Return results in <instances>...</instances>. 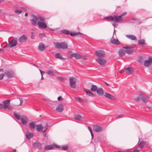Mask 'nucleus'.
<instances>
[{
    "mask_svg": "<svg viewBox=\"0 0 152 152\" xmlns=\"http://www.w3.org/2000/svg\"><path fill=\"white\" fill-rule=\"evenodd\" d=\"M10 100H6L3 102L2 104H0V109H4L5 110H12L13 108L10 105Z\"/></svg>",
    "mask_w": 152,
    "mask_h": 152,
    "instance_id": "nucleus-1",
    "label": "nucleus"
},
{
    "mask_svg": "<svg viewBox=\"0 0 152 152\" xmlns=\"http://www.w3.org/2000/svg\"><path fill=\"white\" fill-rule=\"evenodd\" d=\"M32 19L31 20V23L33 26H36L37 23L36 20L38 21L39 20L42 22L45 21V19L44 18L40 16H36L34 15H32Z\"/></svg>",
    "mask_w": 152,
    "mask_h": 152,
    "instance_id": "nucleus-2",
    "label": "nucleus"
},
{
    "mask_svg": "<svg viewBox=\"0 0 152 152\" xmlns=\"http://www.w3.org/2000/svg\"><path fill=\"white\" fill-rule=\"evenodd\" d=\"M148 96L144 94H141L139 95V97L134 99V100L137 102H139L140 99L143 102H147Z\"/></svg>",
    "mask_w": 152,
    "mask_h": 152,
    "instance_id": "nucleus-3",
    "label": "nucleus"
},
{
    "mask_svg": "<svg viewBox=\"0 0 152 152\" xmlns=\"http://www.w3.org/2000/svg\"><path fill=\"white\" fill-rule=\"evenodd\" d=\"M4 74L8 78H12L14 75L13 71L10 69H7L5 70Z\"/></svg>",
    "mask_w": 152,
    "mask_h": 152,
    "instance_id": "nucleus-4",
    "label": "nucleus"
},
{
    "mask_svg": "<svg viewBox=\"0 0 152 152\" xmlns=\"http://www.w3.org/2000/svg\"><path fill=\"white\" fill-rule=\"evenodd\" d=\"M23 103V100L22 98H17L14 102L13 105L15 106H21Z\"/></svg>",
    "mask_w": 152,
    "mask_h": 152,
    "instance_id": "nucleus-5",
    "label": "nucleus"
},
{
    "mask_svg": "<svg viewBox=\"0 0 152 152\" xmlns=\"http://www.w3.org/2000/svg\"><path fill=\"white\" fill-rule=\"evenodd\" d=\"M69 86L70 87L72 88H74L76 86V79L72 77H70L69 78Z\"/></svg>",
    "mask_w": 152,
    "mask_h": 152,
    "instance_id": "nucleus-6",
    "label": "nucleus"
},
{
    "mask_svg": "<svg viewBox=\"0 0 152 152\" xmlns=\"http://www.w3.org/2000/svg\"><path fill=\"white\" fill-rule=\"evenodd\" d=\"M48 128V126H45L44 130H43V127L41 124L37 125L36 126V129L37 131L39 132H45Z\"/></svg>",
    "mask_w": 152,
    "mask_h": 152,
    "instance_id": "nucleus-7",
    "label": "nucleus"
},
{
    "mask_svg": "<svg viewBox=\"0 0 152 152\" xmlns=\"http://www.w3.org/2000/svg\"><path fill=\"white\" fill-rule=\"evenodd\" d=\"M95 55L97 57H103L105 56V53L102 50H99L96 51L95 53Z\"/></svg>",
    "mask_w": 152,
    "mask_h": 152,
    "instance_id": "nucleus-8",
    "label": "nucleus"
},
{
    "mask_svg": "<svg viewBox=\"0 0 152 152\" xmlns=\"http://www.w3.org/2000/svg\"><path fill=\"white\" fill-rule=\"evenodd\" d=\"M93 130L95 132H99L102 131L103 129V127L97 125H94L93 126Z\"/></svg>",
    "mask_w": 152,
    "mask_h": 152,
    "instance_id": "nucleus-9",
    "label": "nucleus"
},
{
    "mask_svg": "<svg viewBox=\"0 0 152 152\" xmlns=\"http://www.w3.org/2000/svg\"><path fill=\"white\" fill-rule=\"evenodd\" d=\"M113 20L116 22L119 23L123 20V18L120 16L114 15H113Z\"/></svg>",
    "mask_w": 152,
    "mask_h": 152,
    "instance_id": "nucleus-10",
    "label": "nucleus"
},
{
    "mask_svg": "<svg viewBox=\"0 0 152 152\" xmlns=\"http://www.w3.org/2000/svg\"><path fill=\"white\" fill-rule=\"evenodd\" d=\"M97 63L101 65H104L106 62V60L104 58H98L96 59Z\"/></svg>",
    "mask_w": 152,
    "mask_h": 152,
    "instance_id": "nucleus-11",
    "label": "nucleus"
},
{
    "mask_svg": "<svg viewBox=\"0 0 152 152\" xmlns=\"http://www.w3.org/2000/svg\"><path fill=\"white\" fill-rule=\"evenodd\" d=\"M123 48L125 49H127V50H125V53H127L128 54H131L133 53V50L132 49L133 48V47H123Z\"/></svg>",
    "mask_w": 152,
    "mask_h": 152,
    "instance_id": "nucleus-12",
    "label": "nucleus"
},
{
    "mask_svg": "<svg viewBox=\"0 0 152 152\" xmlns=\"http://www.w3.org/2000/svg\"><path fill=\"white\" fill-rule=\"evenodd\" d=\"M37 24L39 27L40 28H45L47 27V24L45 21H38Z\"/></svg>",
    "mask_w": 152,
    "mask_h": 152,
    "instance_id": "nucleus-13",
    "label": "nucleus"
},
{
    "mask_svg": "<svg viewBox=\"0 0 152 152\" xmlns=\"http://www.w3.org/2000/svg\"><path fill=\"white\" fill-rule=\"evenodd\" d=\"M27 36L23 34L22 36H20L19 39V42L22 43L25 42L27 40Z\"/></svg>",
    "mask_w": 152,
    "mask_h": 152,
    "instance_id": "nucleus-14",
    "label": "nucleus"
},
{
    "mask_svg": "<svg viewBox=\"0 0 152 152\" xmlns=\"http://www.w3.org/2000/svg\"><path fill=\"white\" fill-rule=\"evenodd\" d=\"M104 96L106 97L111 100H115V97L113 95L106 92L104 93Z\"/></svg>",
    "mask_w": 152,
    "mask_h": 152,
    "instance_id": "nucleus-15",
    "label": "nucleus"
},
{
    "mask_svg": "<svg viewBox=\"0 0 152 152\" xmlns=\"http://www.w3.org/2000/svg\"><path fill=\"white\" fill-rule=\"evenodd\" d=\"M139 148H142L144 147H146L147 145V142L144 141H141L138 144Z\"/></svg>",
    "mask_w": 152,
    "mask_h": 152,
    "instance_id": "nucleus-16",
    "label": "nucleus"
},
{
    "mask_svg": "<svg viewBox=\"0 0 152 152\" xmlns=\"http://www.w3.org/2000/svg\"><path fill=\"white\" fill-rule=\"evenodd\" d=\"M11 43V45L10 46V48L16 46L17 44V38H14L12 40Z\"/></svg>",
    "mask_w": 152,
    "mask_h": 152,
    "instance_id": "nucleus-17",
    "label": "nucleus"
},
{
    "mask_svg": "<svg viewBox=\"0 0 152 152\" xmlns=\"http://www.w3.org/2000/svg\"><path fill=\"white\" fill-rule=\"evenodd\" d=\"M96 91L97 94L99 96H102L104 94V91L102 88H98Z\"/></svg>",
    "mask_w": 152,
    "mask_h": 152,
    "instance_id": "nucleus-18",
    "label": "nucleus"
},
{
    "mask_svg": "<svg viewBox=\"0 0 152 152\" xmlns=\"http://www.w3.org/2000/svg\"><path fill=\"white\" fill-rule=\"evenodd\" d=\"M75 100L76 101L79 102H80L86 103L87 102L86 99H83L80 97H75Z\"/></svg>",
    "mask_w": 152,
    "mask_h": 152,
    "instance_id": "nucleus-19",
    "label": "nucleus"
},
{
    "mask_svg": "<svg viewBox=\"0 0 152 152\" xmlns=\"http://www.w3.org/2000/svg\"><path fill=\"white\" fill-rule=\"evenodd\" d=\"M38 50L41 51H43L45 49V45L42 42L40 43L38 46Z\"/></svg>",
    "mask_w": 152,
    "mask_h": 152,
    "instance_id": "nucleus-20",
    "label": "nucleus"
},
{
    "mask_svg": "<svg viewBox=\"0 0 152 152\" xmlns=\"http://www.w3.org/2000/svg\"><path fill=\"white\" fill-rule=\"evenodd\" d=\"M34 146L36 148L41 149L42 147V144L38 142H35L34 144Z\"/></svg>",
    "mask_w": 152,
    "mask_h": 152,
    "instance_id": "nucleus-21",
    "label": "nucleus"
},
{
    "mask_svg": "<svg viewBox=\"0 0 152 152\" xmlns=\"http://www.w3.org/2000/svg\"><path fill=\"white\" fill-rule=\"evenodd\" d=\"M21 120L22 123L23 124H26L28 121V119L26 116L22 117Z\"/></svg>",
    "mask_w": 152,
    "mask_h": 152,
    "instance_id": "nucleus-22",
    "label": "nucleus"
},
{
    "mask_svg": "<svg viewBox=\"0 0 152 152\" xmlns=\"http://www.w3.org/2000/svg\"><path fill=\"white\" fill-rule=\"evenodd\" d=\"M113 40H111L110 41V42L111 43L116 45H119V42L117 39H114L113 38Z\"/></svg>",
    "mask_w": 152,
    "mask_h": 152,
    "instance_id": "nucleus-23",
    "label": "nucleus"
},
{
    "mask_svg": "<svg viewBox=\"0 0 152 152\" xmlns=\"http://www.w3.org/2000/svg\"><path fill=\"white\" fill-rule=\"evenodd\" d=\"M151 64L148 59V60H145L144 61V65L145 67H148L151 65Z\"/></svg>",
    "mask_w": 152,
    "mask_h": 152,
    "instance_id": "nucleus-24",
    "label": "nucleus"
},
{
    "mask_svg": "<svg viewBox=\"0 0 152 152\" xmlns=\"http://www.w3.org/2000/svg\"><path fill=\"white\" fill-rule=\"evenodd\" d=\"M126 36L128 38L132 40H134L137 39L136 37L134 35L128 34L126 35Z\"/></svg>",
    "mask_w": 152,
    "mask_h": 152,
    "instance_id": "nucleus-25",
    "label": "nucleus"
},
{
    "mask_svg": "<svg viewBox=\"0 0 152 152\" xmlns=\"http://www.w3.org/2000/svg\"><path fill=\"white\" fill-rule=\"evenodd\" d=\"M61 48L63 49H65L67 48L68 45H67V43L65 42H62L61 43Z\"/></svg>",
    "mask_w": 152,
    "mask_h": 152,
    "instance_id": "nucleus-26",
    "label": "nucleus"
},
{
    "mask_svg": "<svg viewBox=\"0 0 152 152\" xmlns=\"http://www.w3.org/2000/svg\"><path fill=\"white\" fill-rule=\"evenodd\" d=\"M63 110V106L61 105H58L57 106L56 110L57 111L59 112H61Z\"/></svg>",
    "mask_w": 152,
    "mask_h": 152,
    "instance_id": "nucleus-27",
    "label": "nucleus"
},
{
    "mask_svg": "<svg viewBox=\"0 0 152 152\" xmlns=\"http://www.w3.org/2000/svg\"><path fill=\"white\" fill-rule=\"evenodd\" d=\"M29 126L32 129H34L36 127V125L34 122H31L29 124Z\"/></svg>",
    "mask_w": 152,
    "mask_h": 152,
    "instance_id": "nucleus-28",
    "label": "nucleus"
},
{
    "mask_svg": "<svg viewBox=\"0 0 152 152\" xmlns=\"http://www.w3.org/2000/svg\"><path fill=\"white\" fill-rule=\"evenodd\" d=\"M125 53V50L123 49H120L118 52L119 55L120 56H124Z\"/></svg>",
    "mask_w": 152,
    "mask_h": 152,
    "instance_id": "nucleus-29",
    "label": "nucleus"
},
{
    "mask_svg": "<svg viewBox=\"0 0 152 152\" xmlns=\"http://www.w3.org/2000/svg\"><path fill=\"white\" fill-rule=\"evenodd\" d=\"M53 149H54V146L50 145H47L44 147V149L45 150H51Z\"/></svg>",
    "mask_w": 152,
    "mask_h": 152,
    "instance_id": "nucleus-30",
    "label": "nucleus"
},
{
    "mask_svg": "<svg viewBox=\"0 0 152 152\" xmlns=\"http://www.w3.org/2000/svg\"><path fill=\"white\" fill-rule=\"evenodd\" d=\"M26 136L28 140H30L33 137V134L32 133L28 132L26 134Z\"/></svg>",
    "mask_w": 152,
    "mask_h": 152,
    "instance_id": "nucleus-31",
    "label": "nucleus"
},
{
    "mask_svg": "<svg viewBox=\"0 0 152 152\" xmlns=\"http://www.w3.org/2000/svg\"><path fill=\"white\" fill-rule=\"evenodd\" d=\"M98 88L97 86L95 85H92L91 86V91H96Z\"/></svg>",
    "mask_w": 152,
    "mask_h": 152,
    "instance_id": "nucleus-32",
    "label": "nucleus"
},
{
    "mask_svg": "<svg viewBox=\"0 0 152 152\" xmlns=\"http://www.w3.org/2000/svg\"><path fill=\"white\" fill-rule=\"evenodd\" d=\"M126 72L128 73H132L133 72V69L131 67H127L126 69Z\"/></svg>",
    "mask_w": 152,
    "mask_h": 152,
    "instance_id": "nucleus-33",
    "label": "nucleus"
},
{
    "mask_svg": "<svg viewBox=\"0 0 152 152\" xmlns=\"http://www.w3.org/2000/svg\"><path fill=\"white\" fill-rule=\"evenodd\" d=\"M55 56L56 58L60 59H64V58H63L62 57V56L61 54L60 53H57L55 55Z\"/></svg>",
    "mask_w": 152,
    "mask_h": 152,
    "instance_id": "nucleus-34",
    "label": "nucleus"
},
{
    "mask_svg": "<svg viewBox=\"0 0 152 152\" xmlns=\"http://www.w3.org/2000/svg\"><path fill=\"white\" fill-rule=\"evenodd\" d=\"M47 73L50 77H53L54 75L53 71L50 70H48Z\"/></svg>",
    "mask_w": 152,
    "mask_h": 152,
    "instance_id": "nucleus-35",
    "label": "nucleus"
},
{
    "mask_svg": "<svg viewBox=\"0 0 152 152\" xmlns=\"http://www.w3.org/2000/svg\"><path fill=\"white\" fill-rule=\"evenodd\" d=\"M73 56L77 59H80L81 58V56L77 53H73Z\"/></svg>",
    "mask_w": 152,
    "mask_h": 152,
    "instance_id": "nucleus-36",
    "label": "nucleus"
},
{
    "mask_svg": "<svg viewBox=\"0 0 152 152\" xmlns=\"http://www.w3.org/2000/svg\"><path fill=\"white\" fill-rule=\"evenodd\" d=\"M74 118L77 120H80L82 119V117L80 115H75Z\"/></svg>",
    "mask_w": 152,
    "mask_h": 152,
    "instance_id": "nucleus-37",
    "label": "nucleus"
},
{
    "mask_svg": "<svg viewBox=\"0 0 152 152\" xmlns=\"http://www.w3.org/2000/svg\"><path fill=\"white\" fill-rule=\"evenodd\" d=\"M147 108L148 109L152 108V103L150 102H148L147 104Z\"/></svg>",
    "mask_w": 152,
    "mask_h": 152,
    "instance_id": "nucleus-38",
    "label": "nucleus"
},
{
    "mask_svg": "<svg viewBox=\"0 0 152 152\" xmlns=\"http://www.w3.org/2000/svg\"><path fill=\"white\" fill-rule=\"evenodd\" d=\"M138 43L140 45H145V40L143 39H140L138 41Z\"/></svg>",
    "mask_w": 152,
    "mask_h": 152,
    "instance_id": "nucleus-39",
    "label": "nucleus"
},
{
    "mask_svg": "<svg viewBox=\"0 0 152 152\" xmlns=\"http://www.w3.org/2000/svg\"><path fill=\"white\" fill-rule=\"evenodd\" d=\"M56 48L57 49H60L61 48V43L59 42H56L55 43Z\"/></svg>",
    "mask_w": 152,
    "mask_h": 152,
    "instance_id": "nucleus-40",
    "label": "nucleus"
},
{
    "mask_svg": "<svg viewBox=\"0 0 152 152\" xmlns=\"http://www.w3.org/2000/svg\"><path fill=\"white\" fill-rule=\"evenodd\" d=\"M104 19L110 20V21H113V16H110L105 17Z\"/></svg>",
    "mask_w": 152,
    "mask_h": 152,
    "instance_id": "nucleus-41",
    "label": "nucleus"
},
{
    "mask_svg": "<svg viewBox=\"0 0 152 152\" xmlns=\"http://www.w3.org/2000/svg\"><path fill=\"white\" fill-rule=\"evenodd\" d=\"M138 61L140 64H142L143 63V58L142 56H140L138 60Z\"/></svg>",
    "mask_w": 152,
    "mask_h": 152,
    "instance_id": "nucleus-42",
    "label": "nucleus"
},
{
    "mask_svg": "<svg viewBox=\"0 0 152 152\" xmlns=\"http://www.w3.org/2000/svg\"><path fill=\"white\" fill-rule=\"evenodd\" d=\"M81 34V33L80 32H71L70 34V35L71 36H74L77 35V34Z\"/></svg>",
    "mask_w": 152,
    "mask_h": 152,
    "instance_id": "nucleus-43",
    "label": "nucleus"
},
{
    "mask_svg": "<svg viewBox=\"0 0 152 152\" xmlns=\"http://www.w3.org/2000/svg\"><path fill=\"white\" fill-rule=\"evenodd\" d=\"M62 33L66 35H68L70 34L69 32L68 31L66 30H62Z\"/></svg>",
    "mask_w": 152,
    "mask_h": 152,
    "instance_id": "nucleus-44",
    "label": "nucleus"
},
{
    "mask_svg": "<svg viewBox=\"0 0 152 152\" xmlns=\"http://www.w3.org/2000/svg\"><path fill=\"white\" fill-rule=\"evenodd\" d=\"M61 150L66 151L68 150V147L67 146H62Z\"/></svg>",
    "mask_w": 152,
    "mask_h": 152,
    "instance_id": "nucleus-45",
    "label": "nucleus"
},
{
    "mask_svg": "<svg viewBox=\"0 0 152 152\" xmlns=\"http://www.w3.org/2000/svg\"><path fill=\"white\" fill-rule=\"evenodd\" d=\"M87 94L89 96L91 97H93L95 96L94 94L90 91L89 92H87Z\"/></svg>",
    "mask_w": 152,
    "mask_h": 152,
    "instance_id": "nucleus-46",
    "label": "nucleus"
},
{
    "mask_svg": "<svg viewBox=\"0 0 152 152\" xmlns=\"http://www.w3.org/2000/svg\"><path fill=\"white\" fill-rule=\"evenodd\" d=\"M68 55L69 58H72L73 56V53H72L71 51H70L68 53Z\"/></svg>",
    "mask_w": 152,
    "mask_h": 152,
    "instance_id": "nucleus-47",
    "label": "nucleus"
},
{
    "mask_svg": "<svg viewBox=\"0 0 152 152\" xmlns=\"http://www.w3.org/2000/svg\"><path fill=\"white\" fill-rule=\"evenodd\" d=\"M14 116L18 120L21 119V118L19 115H14Z\"/></svg>",
    "mask_w": 152,
    "mask_h": 152,
    "instance_id": "nucleus-48",
    "label": "nucleus"
},
{
    "mask_svg": "<svg viewBox=\"0 0 152 152\" xmlns=\"http://www.w3.org/2000/svg\"><path fill=\"white\" fill-rule=\"evenodd\" d=\"M15 12L16 14H21L22 12V11L21 10H15Z\"/></svg>",
    "mask_w": 152,
    "mask_h": 152,
    "instance_id": "nucleus-49",
    "label": "nucleus"
},
{
    "mask_svg": "<svg viewBox=\"0 0 152 152\" xmlns=\"http://www.w3.org/2000/svg\"><path fill=\"white\" fill-rule=\"evenodd\" d=\"M127 14V13L126 12H124L122 14H121L120 16L121 18H122V17L126 15Z\"/></svg>",
    "mask_w": 152,
    "mask_h": 152,
    "instance_id": "nucleus-50",
    "label": "nucleus"
},
{
    "mask_svg": "<svg viewBox=\"0 0 152 152\" xmlns=\"http://www.w3.org/2000/svg\"><path fill=\"white\" fill-rule=\"evenodd\" d=\"M53 146H54V147L56 148L59 149L61 150V147L59 145H54Z\"/></svg>",
    "mask_w": 152,
    "mask_h": 152,
    "instance_id": "nucleus-51",
    "label": "nucleus"
},
{
    "mask_svg": "<svg viewBox=\"0 0 152 152\" xmlns=\"http://www.w3.org/2000/svg\"><path fill=\"white\" fill-rule=\"evenodd\" d=\"M5 75L4 74L2 73L0 74V80L2 79Z\"/></svg>",
    "mask_w": 152,
    "mask_h": 152,
    "instance_id": "nucleus-52",
    "label": "nucleus"
},
{
    "mask_svg": "<svg viewBox=\"0 0 152 152\" xmlns=\"http://www.w3.org/2000/svg\"><path fill=\"white\" fill-rule=\"evenodd\" d=\"M45 36V34L44 33L39 34V36L41 38L42 37H44Z\"/></svg>",
    "mask_w": 152,
    "mask_h": 152,
    "instance_id": "nucleus-53",
    "label": "nucleus"
},
{
    "mask_svg": "<svg viewBox=\"0 0 152 152\" xmlns=\"http://www.w3.org/2000/svg\"><path fill=\"white\" fill-rule=\"evenodd\" d=\"M20 10H22V11L24 10L26 11H27V10H26L25 8L24 7H20Z\"/></svg>",
    "mask_w": 152,
    "mask_h": 152,
    "instance_id": "nucleus-54",
    "label": "nucleus"
},
{
    "mask_svg": "<svg viewBox=\"0 0 152 152\" xmlns=\"http://www.w3.org/2000/svg\"><path fill=\"white\" fill-rule=\"evenodd\" d=\"M58 101L63 100V98L61 96H59L58 97Z\"/></svg>",
    "mask_w": 152,
    "mask_h": 152,
    "instance_id": "nucleus-55",
    "label": "nucleus"
},
{
    "mask_svg": "<svg viewBox=\"0 0 152 152\" xmlns=\"http://www.w3.org/2000/svg\"><path fill=\"white\" fill-rule=\"evenodd\" d=\"M11 45V42H9L8 43V44H7V45L6 46H5L4 47V48H6V47H8V46H9V45H10V46Z\"/></svg>",
    "mask_w": 152,
    "mask_h": 152,
    "instance_id": "nucleus-56",
    "label": "nucleus"
},
{
    "mask_svg": "<svg viewBox=\"0 0 152 152\" xmlns=\"http://www.w3.org/2000/svg\"><path fill=\"white\" fill-rule=\"evenodd\" d=\"M88 128L89 130V131L90 132V133H91V132H92V129L91 127H90V126H88Z\"/></svg>",
    "mask_w": 152,
    "mask_h": 152,
    "instance_id": "nucleus-57",
    "label": "nucleus"
},
{
    "mask_svg": "<svg viewBox=\"0 0 152 152\" xmlns=\"http://www.w3.org/2000/svg\"><path fill=\"white\" fill-rule=\"evenodd\" d=\"M39 71L40 72V73L41 74V75H42V74H44L45 73V72L44 71H42L40 69H39Z\"/></svg>",
    "mask_w": 152,
    "mask_h": 152,
    "instance_id": "nucleus-58",
    "label": "nucleus"
},
{
    "mask_svg": "<svg viewBox=\"0 0 152 152\" xmlns=\"http://www.w3.org/2000/svg\"><path fill=\"white\" fill-rule=\"evenodd\" d=\"M148 59L149 60L151 64L152 63V57H149L148 58Z\"/></svg>",
    "mask_w": 152,
    "mask_h": 152,
    "instance_id": "nucleus-59",
    "label": "nucleus"
},
{
    "mask_svg": "<svg viewBox=\"0 0 152 152\" xmlns=\"http://www.w3.org/2000/svg\"><path fill=\"white\" fill-rule=\"evenodd\" d=\"M91 136H92V138H93V137H94V134H93V132H91Z\"/></svg>",
    "mask_w": 152,
    "mask_h": 152,
    "instance_id": "nucleus-60",
    "label": "nucleus"
},
{
    "mask_svg": "<svg viewBox=\"0 0 152 152\" xmlns=\"http://www.w3.org/2000/svg\"><path fill=\"white\" fill-rule=\"evenodd\" d=\"M112 25L114 27V28H116V26L114 23L112 24Z\"/></svg>",
    "mask_w": 152,
    "mask_h": 152,
    "instance_id": "nucleus-61",
    "label": "nucleus"
},
{
    "mask_svg": "<svg viewBox=\"0 0 152 152\" xmlns=\"http://www.w3.org/2000/svg\"><path fill=\"white\" fill-rule=\"evenodd\" d=\"M88 90L87 89H85L84 90V91L85 92H86V93H87V92H89V91H88Z\"/></svg>",
    "mask_w": 152,
    "mask_h": 152,
    "instance_id": "nucleus-62",
    "label": "nucleus"
},
{
    "mask_svg": "<svg viewBox=\"0 0 152 152\" xmlns=\"http://www.w3.org/2000/svg\"><path fill=\"white\" fill-rule=\"evenodd\" d=\"M122 115H119L117 116V118H119L120 117H122Z\"/></svg>",
    "mask_w": 152,
    "mask_h": 152,
    "instance_id": "nucleus-63",
    "label": "nucleus"
},
{
    "mask_svg": "<svg viewBox=\"0 0 152 152\" xmlns=\"http://www.w3.org/2000/svg\"><path fill=\"white\" fill-rule=\"evenodd\" d=\"M124 72V70H121L120 72V73L121 74Z\"/></svg>",
    "mask_w": 152,
    "mask_h": 152,
    "instance_id": "nucleus-64",
    "label": "nucleus"
}]
</instances>
